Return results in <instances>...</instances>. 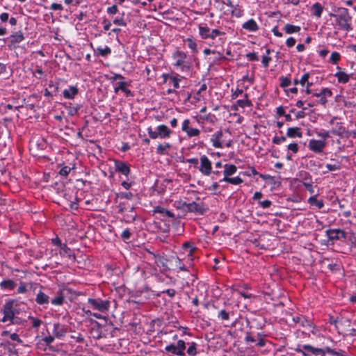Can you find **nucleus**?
Here are the masks:
<instances>
[{
  "label": "nucleus",
  "mask_w": 356,
  "mask_h": 356,
  "mask_svg": "<svg viewBox=\"0 0 356 356\" xmlns=\"http://www.w3.org/2000/svg\"><path fill=\"white\" fill-rule=\"evenodd\" d=\"M18 306L17 300H10L5 303L3 307V316L0 320L1 322L6 323L10 322V324H15L17 323V318L15 314H17L16 307Z\"/></svg>",
  "instance_id": "3"
},
{
  "label": "nucleus",
  "mask_w": 356,
  "mask_h": 356,
  "mask_svg": "<svg viewBox=\"0 0 356 356\" xmlns=\"http://www.w3.org/2000/svg\"><path fill=\"white\" fill-rule=\"evenodd\" d=\"M51 302L54 305L60 306L64 302V296L62 294L51 299Z\"/></svg>",
  "instance_id": "43"
},
{
  "label": "nucleus",
  "mask_w": 356,
  "mask_h": 356,
  "mask_svg": "<svg viewBox=\"0 0 356 356\" xmlns=\"http://www.w3.org/2000/svg\"><path fill=\"white\" fill-rule=\"evenodd\" d=\"M327 353L332 355H336V356H347L346 355V352L343 350H336L334 349H332L331 348H327Z\"/></svg>",
  "instance_id": "40"
},
{
  "label": "nucleus",
  "mask_w": 356,
  "mask_h": 356,
  "mask_svg": "<svg viewBox=\"0 0 356 356\" xmlns=\"http://www.w3.org/2000/svg\"><path fill=\"white\" fill-rule=\"evenodd\" d=\"M67 333V328L64 325L59 323L54 324V329L52 330V335L54 338L61 339Z\"/></svg>",
  "instance_id": "14"
},
{
  "label": "nucleus",
  "mask_w": 356,
  "mask_h": 356,
  "mask_svg": "<svg viewBox=\"0 0 356 356\" xmlns=\"http://www.w3.org/2000/svg\"><path fill=\"white\" fill-rule=\"evenodd\" d=\"M54 341V336L51 335L40 339L35 344L36 349L40 351H46L48 348L52 350L53 347L51 345Z\"/></svg>",
  "instance_id": "8"
},
{
  "label": "nucleus",
  "mask_w": 356,
  "mask_h": 356,
  "mask_svg": "<svg viewBox=\"0 0 356 356\" xmlns=\"http://www.w3.org/2000/svg\"><path fill=\"white\" fill-rule=\"evenodd\" d=\"M318 195H313L308 199V203L312 206H316L318 209H321L324 207V202L323 200H318L317 199Z\"/></svg>",
  "instance_id": "29"
},
{
  "label": "nucleus",
  "mask_w": 356,
  "mask_h": 356,
  "mask_svg": "<svg viewBox=\"0 0 356 356\" xmlns=\"http://www.w3.org/2000/svg\"><path fill=\"white\" fill-rule=\"evenodd\" d=\"M24 37L22 31H18L10 35V41L12 43H19L24 40Z\"/></svg>",
  "instance_id": "33"
},
{
  "label": "nucleus",
  "mask_w": 356,
  "mask_h": 356,
  "mask_svg": "<svg viewBox=\"0 0 356 356\" xmlns=\"http://www.w3.org/2000/svg\"><path fill=\"white\" fill-rule=\"evenodd\" d=\"M223 133L221 130L215 132L211 138V141L212 143V145L216 148H222V143L221 139L222 138Z\"/></svg>",
  "instance_id": "18"
},
{
  "label": "nucleus",
  "mask_w": 356,
  "mask_h": 356,
  "mask_svg": "<svg viewBox=\"0 0 356 356\" xmlns=\"http://www.w3.org/2000/svg\"><path fill=\"white\" fill-rule=\"evenodd\" d=\"M271 58L268 56H262V64L264 67H268L270 62L271 61Z\"/></svg>",
  "instance_id": "58"
},
{
  "label": "nucleus",
  "mask_w": 356,
  "mask_h": 356,
  "mask_svg": "<svg viewBox=\"0 0 356 356\" xmlns=\"http://www.w3.org/2000/svg\"><path fill=\"white\" fill-rule=\"evenodd\" d=\"M302 185L305 188V189L307 191H308L311 194L314 193V186L311 181L310 182L304 181L302 183Z\"/></svg>",
  "instance_id": "51"
},
{
  "label": "nucleus",
  "mask_w": 356,
  "mask_h": 356,
  "mask_svg": "<svg viewBox=\"0 0 356 356\" xmlns=\"http://www.w3.org/2000/svg\"><path fill=\"white\" fill-rule=\"evenodd\" d=\"M341 59V55L339 52L334 51L331 54L330 61L334 64L336 65Z\"/></svg>",
  "instance_id": "42"
},
{
  "label": "nucleus",
  "mask_w": 356,
  "mask_h": 356,
  "mask_svg": "<svg viewBox=\"0 0 356 356\" xmlns=\"http://www.w3.org/2000/svg\"><path fill=\"white\" fill-rule=\"evenodd\" d=\"M312 95L316 97H321V96H328V97H332V92L327 88H323L319 92L312 93Z\"/></svg>",
  "instance_id": "34"
},
{
  "label": "nucleus",
  "mask_w": 356,
  "mask_h": 356,
  "mask_svg": "<svg viewBox=\"0 0 356 356\" xmlns=\"http://www.w3.org/2000/svg\"><path fill=\"white\" fill-rule=\"evenodd\" d=\"M81 106V105H76V106H71L69 109L68 114L70 115H74L78 113V111L80 110Z\"/></svg>",
  "instance_id": "52"
},
{
  "label": "nucleus",
  "mask_w": 356,
  "mask_h": 356,
  "mask_svg": "<svg viewBox=\"0 0 356 356\" xmlns=\"http://www.w3.org/2000/svg\"><path fill=\"white\" fill-rule=\"evenodd\" d=\"M190 120H184L182 122L181 130L186 132L189 137L198 136L200 134V131L198 129L190 127Z\"/></svg>",
  "instance_id": "13"
},
{
  "label": "nucleus",
  "mask_w": 356,
  "mask_h": 356,
  "mask_svg": "<svg viewBox=\"0 0 356 356\" xmlns=\"http://www.w3.org/2000/svg\"><path fill=\"white\" fill-rule=\"evenodd\" d=\"M79 93V88L76 86H70L68 88L65 89L63 95L65 99H73Z\"/></svg>",
  "instance_id": "17"
},
{
  "label": "nucleus",
  "mask_w": 356,
  "mask_h": 356,
  "mask_svg": "<svg viewBox=\"0 0 356 356\" xmlns=\"http://www.w3.org/2000/svg\"><path fill=\"white\" fill-rule=\"evenodd\" d=\"M285 140H286V137L285 136H281V137L275 136L273 138V143H275V144H277V145H279L281 143L284 142Z\"/></svg>",
  "instance_id": "61"
},
{
  "label": "nucleus",
  "mask_w": 356,
  "mask_h": 356,
  "mask_svg": "<svg viewBox=\"0 0 356 356\" xmlns=\"http://www.w3.org/2000/svg\"><path fill=\"white\" fill-rule=\"evenodd\" d=\"M289 150L292 151L293 153H297L298 152V145L296 143H291L287 147Z\"/></svg>",
  "instance_id": "59"
},
{
  "label": "nucleus",
  "mask_w": 356,
  "mask_h": 356,
  "mask_svg": "<svg viewBox=\"0 0 356 356\" xmlns=\"http://www.w3.org/2000/svg\"><path fill=\"white\" fill-rule=\"evenodd\" d=\"M326 234L330 241L339 240L346 237V232L340 229H327Z\"/></svg>",
  "instance_id": "12"
},
{
  "label": "nucleus",
  "mask_w": 356,
  "mask_h": 356,
  "mask_svg": "<svg viewBox=\"0 0 356 356\" xmlns=\"http://www.w3.org/2000/svg\"><path fill=\"white\" fill-rule=\"evenodd\" d=\"M170 81H172L173 86L175 88H179V82L180 79H178L176 76H170Z\"/></svg>",
  "instance_id": "60"
},
{
  "label": "nucleus",
  "mask_w": 356,
  "mask_h": 356,
  "mask_svg": "<svg viewBox=\"0 0 356 356\" xmlns=\"http://www.w3.org/2000/svg\"><path fill=\"white\" fill-rule=\"evenodd\" d=\"M95 52L97 53L98 56L106 57L111 54V49L108 46H105L104 47L100 46L98 47L96 50H95Z\"/></svg>",
  "instance_id": "28"
},
{
  "label": "nucleus",
  "mask_w": 356,
  "mask_h": 356,
  "mask_svg": "<svg viewBox=\"0 0 356 356\" xmlns=\"http://www.w3.org/2000/svg\"><path fill=\"white\" fill-rule=\"evenodd\" d=\"M196 343L193 342L191 343L190 346L187 349V353L190 356H195L197 354V348H196Z\"/></svg>",
  "instance_id": "46"
},
{
  "label": "nucleus",
  "mask_w": 356,
  "mask_h": 356,
  "mask_svg": "<svg viewBox=\"0 0 356 356\" xmlns=\"http://www.w3.org/2000/svg\"><path fill=\"white\" fill-rule=\"evenodd\" d=\"M35 302L40 305H48L49 297L42 291H40L36 295Z\"/></svg>",
  "instance_id": "22"
},
{
  "label": "nucleus",
  "mask_w": 356,
  "mask_h": 356,
  "mask_svg": "<svg viewBox=\"0 0 356 356\" xmlns=\"http://www.w3.org/2000/svg\"><path fill=\"white\" fill-rule=\"evenodd\" d=\"M280 86L282 88L288 87L291 84V79L286 76H281L280 77Z\"/></svg>",
  "instance_id": "47"
},
{
  "label": "nucleus",
  "mask_w": 356,
  "mask_h": 356,
  "mask_svg": "<svg viewBox=\"0 0 356 356\" xmlns=\"http://www.w3.org/2000/svg\"><path fill=\"white\" fill-rule=\"evenodd\" d=\"M8 335H9L10 339H12L13 341H15L19 344L23 343V341L20 339V337H19V335L17 333L10 334L9 331H7V330L3 331L1 333V336H3V337H6Z\"/></svg>",
  "instance_id": "32"
},
{
  "label": "nucleus",
  "mask_w": 356,
  "mask_h": 356,
  "mask_svg": "<svg viewBox=\"0 0 356 356\" xmlns=\"http://www.w3.org/2000/svg\"><path fill=\"white\" fill-rule=\"evenodd\" d=\"M163 293H166L170 298H172L176 295V291L173 289H168L162 291Z\"/></svg>",
  "instance_id": "62"
},
{
  "label": "nucleus",
  "mask_w": 356,
  "mask_h": 356,
  "mask_svg": "<svg viewBox=\"0 0 356 356\" xmlns=\"http://www.w3.org/2000/svg\"><path fill=\"white\" fill-rule=\"evenodd\" d=\"M309 76L310 75L308 72L305 73L300 79V84L304 86L307 82L309 81Z\"/></svg>",
  "instance_id": "57"
},
{
  "label": "nucleus",
  "mask_w": 356,
  "mask_h": 356,
  "mask_svg": "<svg viewBox=\"0 0 356 356\" xmlns=\"http://www.w3.org/2000/svg\"><path fill=\"white\" fill-rule=\"evenodd\" d=\"M16 285V282L12 280H4L0 282V288L2 290H13Z\"/></svg>",
  "instance_id": "25"
},
{
  "label": "nucleus",
  "mask_w": 356,
  "mask_h": 356,
  "mask_svg": "<svg viewBox=\"0 0 356 356\" xmlns=\"http://www.w3.org/2000/svg\"><path fill=\"white\" fill-rule=\"evenodd\" d=\"M218 318L222 321H228L229 319V314L225 309H221L218 312Z\"/></svg>",
  "instance_id": "45"
},
{
  "label": "nucleus",
  "mask_w": 356,
  "mask_h": 356,
  "mask_svg": "<svg viewBox=\"0 0 356 356\" xmlns=\"http://www.w3.org/2000/svg\"><path fill=\"white\" fill-rule=\"evenodd\" d=\"M236 104L238 106L241 108H244L245 106H250L252 105L251 102L248 99V95L247 93L244 95V98L243 99H238L236 102Z\"/></svg>",
  "instance_id": "36"
},
{
  "label": "nucleus",
  "mask_w": 356,
  "mask_h": 356,
  "mask_svg": "<svg viewBox=\"0 0 356 356\" xmlns=\"http://www.w3.org/2000/svg\"><path fill=\"white\" fill-rule=\"evenodd\" d=\"M329 16L334 18V26L339 30L346 31V33L353 30V17L347 8L343 7L336 8L333 10V13L329 14Z\"/></svg>",
  "instance_id": "1"
},
{
  "label": "nucleus",
  "mask_w": 356,
  "mask_h": 356,
  "mask_svg": "<svg viewBox=\"0 0 356 356\" xmlns=\"http://www.w3.org/2000/svg\"><path fill=\"white\" fill-rule=\"evenodd\" d=\"M242 28L251 32H255L259 30V26L253 19H250L243 23Z\"/></svg>",
  "instance_id": "21"
},
{
  "label": "nucleus",
  "mask_w": 356,
  "mask_h": 356,
  "mask_svg": "<svg viewBox=\"0 0 356 356\" xmlns=\"http://www.w3.org/2000/svg\"><path fill=\"white\" fill-rule=\"evenodd\" d=\"M330 131H322L320 132H317V135H318V136L321 137V138L325 140V139L330 138Z\"/></svg>",
  "instance_id": "63"
},
{
  "label": "nucleus",
  "mask_w": 356,
  "mask_h": 356,
  "mask_svg": "<svg viewBox=\"0 0 356 356\" xmlns=\"http://www.w3.org/2000/svg\"><path fill=\"white\" fill-rule=\"evenodd\" d=\"M300 325L302 327L308 328L309 331H311L312 329L314 327L312 321L310 319L306 318L305 316L303 317V318L302 319Z\"/></svg>",
  "instance_id": "37"
},
{
  "label": "nucleus",
  "mask_w": 356,
  "mask_h": 356,
  "mask_svg": "<svg viewBox=\"0 0 356 356\" xmlns=\"http://www.w3.org/2000/svg\"><path fill=\"white\" fill-rule=\"evenodd\" d=\"M147 132L149 138L156 139L157 138H169L172 131L165 124H161L157 127L156 131H153L151 127L147 128Z\"/></svg>",
  "instance_id": "5"
},
{
  "label": "nucleus",
  "mask_w": 356,
  "mask_h": 356,
  "mask_svg": "<svg viewBox=\"0 0 356 356\" xmlns=\"http://www.w3.org/2000/svg\"><path fill=\"white\" fill-rule=\"evenodd\" d=\"M152 212L154 213H161L164 216H168L171 218H175V216L172 212L160 206L154 207Z\"/></svg>",
  "instance_id": "23"
},
{
  "label": "nucleus",
  "mask_w": 356,
  "mask_h": 356,
  "mask_svg": "<svg viewBox=\"0 0 356 356\" xmlns=\"http://www.w3.org/2000/svg\"><path fill=\"white\" fill-rule=\"evenodd\" d=\"M115 86L114 87V92L115 94L118 93L120 90L122 91L125 87H128L130 86V82L125 81H119L115 83Z\"/></svg>",
  "instance_id": "38"
},
{
  "label": "nucleus",
  "mask_w": 356,
  "mask_h": 356,
  "mask_svg": "<svg viewBox=\"0 0 356 356\" xmlns=\"http://www.w3.org/2000/svg\"><path fill=\"white\" fill-rule=\"evenodd\" d=\"M170 147V145L168 143H165L164 145H159L156 148V152L159 154H165L166 149H169Z\"/></svg>",
  "instance_id": "41"
},
{
  "label": "nucleus",
  "mask_w": 356,
  "mask_h": 356,
  "mask_svg": "<svg viewBox=\"0 0 356 356\" xmlns=\"http://www.w3.org/2000/svg\"><path fill=\"white\" fill-rule=\"evenodd\" d=\"M186 41L188 48H190L193 53L196 54L198 52L197 43L192 38H188Z\"/></svg>",
  "instance_id": "39"
},
{
  "label": "nucleus",
  "mask_w": 356,
  "mask_h": 356,
  "mask_svg": "<svg viewBox=\"0 0 356 356\" xmlns=\"http://www.w3.org/2000/svg\"><path fill=\"white\" fill-rule=\"evenodd\" d=\"M199 35L201 39L207 41H213L218 38L220 43L225 41V33L218 29H211L207 23H201L198 25Z\"/></svg>",
  "instance_id": "2"
},
{
  "label": "nucleus",
  "mask_w": 356,
  "mask_h": 356,
  "mask_svg": "<svg viewBox=\"0 0 356 356\" xmlns=\"http://www.w3.org/2000/svg\"><path fill=\"white\" fill-rule=\"evenodd\" d=\"M124 77L120 74H114L113 76H111L109 78V80L111 81V82L114 84L115 83V82L117 81V80H122L124 79Z\"/></svg>",
  "instance_id": "53"
},
{
  "label": "nucleus",
  "mask_w": 356,
  "mask_h": 356,
  "mask_svg": "<svg viewBox=\"0 0 356 356\" xmlns=\"http://www.w3.org/2000/svg\"><path fill=\"white\" fill-rule=\"evenodd\" d=\"M300 127H290L288 129L286 136L289 138H302V133L301 132Z\"/></svg>",
  "instance_id": "26"
},
{
  "label": "nucleus",
  "mask_w": 356,
  "mask_h": 356,
  "mask_svg": "<svg viewBox=\"0 0 356 356\" xmlns=\"http://www.w3.org/2000/svg\"><path fill=\"white\" fill-rule=\"evenodd\" d=\"M284 30L286 33L292 34V33L300 32L301 30V28L299 26H296V25H293L291 24H286L284 27Z\"/></svg>",
  "instance_id": "30"
},
{
  "label": "nucleus",
  "mask_w": 356,
  "mask_h": 356,
  "mask_svg": "<svg viewBox=\"0 0 356 356\" xmlns=\"http://www.w3.org/2000/svg\"><path fill=\"white\" fill-rule=\"evenodd\" d=\"M225 170L223 171L224 177H229V176L234 175L236 170L237 168L235 165L233 164H225L224 165Z\"/></svg>",
  "instance_id": "27"
},
{
  "label": "nucleus",
  "mask_w": 356,
  "mask_h": 356,
  "mask_svg": "<svg viewBox=\"0 0 356 356\" xmlns=\"http://www.w3.org/2000/svg\"><path fill=\"white\" fill-rule=\"evenodd\" d=\"M330 133H332L333 135L343 137L348 133V131L343 126H342L341 122H337L336 124V127L331 129Z\"/></svg>",
  "instance_id": "19"
},
{
  "label": "nucleus",
  "mask_w": 356,
  "mask_h": 356,
  "mask_svg": "<svg viewBox=\"0 0 356 356\" xmlns=\"http://www.w3.org/2000/svg\"><path fill=\"white\" fill-rule=\"evenodd\" d=\"M133 196H134V195L131 192H122V193H120L119 195V197L120 198H124L127 200L132 199Z\"/></svg>",
  "instance_id": "56"
},
{
  "label": "nucleus",
  "mask_w": 356,
  "mask_h": 356,
  "mask_svg": "<svg viewBox=\"0 0 356 356\" xmlns=\"http://www.w3.org/2000/svg\"><path fill=\"white\" fill-rule=\"evenodd\" d=\"M172 57L175 60V66L179 67L182 72L190 71L191 65L186 62L187 55L185 52L177 50L173 54Z\"/></svg>",
  "instance_id": "4"
},
{
  "label": "nucleus",
  "mask_w": 356,
  "mask_h": 356,
  "mask_svg": "<svg viewBox=\"0 0 356 356\" xmlns=\"http://www.w3.org/2000/svg\"><path fill=\"white\" fill-rule=\"evenodd\" d=\"M226 181L227 183L234 184V185H238L243 183V179L239 177H224L220 181Z\"/></svg>",
  "instance_id": "35"
},
{
  "label": "nucleus",
  "mask_w": 356,
  "mask_h": 356,
  "mask_svg": "<svg viewBox=\"0 0 356 356\" xmlns=\"http://www.w3.org/2000/svg\"><path fill=\"white\" fill-rule=\"evenodd\" d=\"M115 171L120 172L125 176H128L130 173L129 165L122 161L117 160L115 161Z\"/></svg>",
  "instance_id": "16"
},
{
  "label": "nucleus",
  "mask_w": 356,
  "mask_h": 356,
  "mask_svg": "<svg viewBox=\"0 0 356 356\" xmlns=\"http://www.w3.org/2000/svg\"><path fill=\"white\" fill-rule=\"evenodd\" d=\"M326 143L324 140L311 139L308 143V148L316 154H321L325 147Z\"/></svg>",
  "instance_id": "10"
},
{
  "label": "nucleus",
  "mask_w": 356,
  "mask_h": 356,
  "mask_svg": "<svg viewBox=\"0 0 356 356\" xmlns=\"http://www.w3.org/2000/svg\"><path fill=\"white\" fill-rule=\"evenodd\" d=\"M246 57L250 61H257L259 58L255 52H250L246 54Z\"/></svg>",
  "instance_id": "55"
},
{
  "label": "nucleus",
  "mask_w": 356,
  "mask_h": 356,
  "mask_svg": "<svg viewBox=\"0 0 356 356\" xmlns=\"http://www.w3.org/2000/svg\"><path fill=\"white\" fill-rule=\"evenodd\" d=\"M302 347L305 351L308 353H310L314 355H321V356H325V354L327 353V348H329L328 346H326L324 348H318L313 347L309 344L302 345Z\"/></svg>",
  "instance_id": "15"
},
{
  "label": "nucleus",
  "mask_w": 356,
  "mask_h": 356,
  "mask_svg": "<svg viewBox=\"0 0 356 356\" xmlns=\"http://www.w3.org/2000/svg\"><path fill=\"white\" fill-rule=\"evenodd\" d=\"M131 236V233L129 229H125L121 234V237L123 240H129Z\"/></svg>",
  "instance_id": "50"
},
{
  "label": "nucleus",
  "mask_w": 356,
  "mask_h": 356,
  "mask_svg": "<svg viewBox=\"0 0 356 356\" xmlns=\"http://www.w3.org/2000/svg\"><path fill=\"white\" fill-rule=\"evenodd\" d=\"M338 70L337 72L334 74V76L337 78V81L339 83H346L350 80V76L346 72L341 71V68L340 67H337Z\"/></svg>",
  "instance_id": "20"
},
{
  "label": "nucleus",
  "mask_w": 356,
  "mask_h": 356,
  "mask_svg": "<svg viewBox=\"0 0 356 356\" xmlns=\"http://www.w3.org/2000/svg\"><path fill=\"white\" fill-rule=\"evenodd\" d=\"M60 255L66 256L69 259H71V258L74 259L75 258L74 254L72 252V250L69 247H67V245L66 244L64 243L60 248Z\"/></svg>",
  "instance_id": "31"
},
{
  "label": "nucleus",
  "mask_w": 356,
  "mask_h": 356,
  "mask_svg": "<svg viewBox=\"0 0 356 356\" xmlns=\"http://www.w3.org/2000/svg\"><path fill=\"white\" fill-rule=\"evenodd\" d=\"M175 262H176V266L178 267L180 270H183V271H187L188 270V269L185 266V265L181 264V259L179 257L176 258Z\"/></svg>",
  "instance_id": "54"
},
{
  "label": "nucleus",
  "mask_w": 356,
  "mask_h": 356,
  "mask_svg": "<svg viewBox=\"0 0 356 356\" xmlns=\"http://www.w3.org/2000/svg\"><path fill=\"white\" fill-rule=\"evenodd\" d=\"M72 168L69 166H63L59 171V174L61 175V176H63V177H67L69 173L70 172Z\"/></svg>",
  "instance_id": "48"
},
{
  "label": "nucleus",
  "mask_w": 356,
  "mask_h": 356,
  "mask_svg": "<svg viewBox=\"0 0 356 356\" xmlns=\"http://www.w3.org/2000/svg\"><path fill=\"white\" fill-rule=\"evenodd\" d=\"M29 318L31 321V325L33 328H38L42 323V320L35 318L33 316H29Z\"/></svg>",
  "instance_id": "44"
},
{
  "label": "nucleus",
  "mask_w": 356,
  "mask_h": 356,
  "mask_svg": "<svg viewBox=\"0 0 356 356\" xmlns=\"http://www.w3.org/2000/svg\"><path fill=\"white\" fill-rule=\"evenodd\" d=\"M177 208L181 209L184 211H186L188 212L201 215L204 214L206 211L204 209L202 204H197L195 202H193L191 203L179 202V205L177 207Z\"/></svg>",
  "instance_id": "7"
},
{
  "label": "nucleus",
  "mask_w": 356,
  "mask_h": 356,
  "mask_svg": "<svg viewBox=\"0 0 356 356\" xmlns=\"http://www.w3.org/2000/svg\"><path fill=\"white\" fill-rule=\"evenodd\" d=\"M199 170L202 174L206 176L210 175L212 172L211 162L206 155H202L200 157V166Z\"/></svg>",
  "instance_id": "11"
},
{
  "label": "nucleus",
  "mask_w": 356,
  "mask_h": 356,
  "mask_svg": "<svg viewBox=\"0 0 356 356\" xmlns=\"http://www.w3.org/2000/svg\"><path fill=\"white\" fill-rule=\"evenodd\" d=\"M113 24L118 25V26H125L127 25V23L125 22L124 19L122 17L115 19L113 20Z\"/></svg>",
  "instance_id": "64"
},
{
  "label": "nucleus",
  "mask_w": 356,
  "mask_h": 356,
  "mask_svg": "<svg viewBox=\"0 0 356 356\" xmlns=\"http://www.w3.org/2000/svg\"><path fill=\"white\" fill-rule=\"evenodd\" d=\"M325 167L328 171H335V170H338L341 168V166L339 163H336V164L327 163V164H326Z\"/></svg>",
  "instance_id": "49"
},
{
  "label": "nucleus",
  "mask_w": 356,
  "mask_h": 356,
  "mask_svg": "<svg viewBox=\"0 0 356 356\" xmlns=\"http://www.w3.org/2000/svg\"><path fill=\"white\" fill-rule=\"evenodd\" d=\"M186 343L179 340L177 343H170L165 346V351L178 356H185Z\"/></svg>",
  "instance_id": "6"
},
{
  "label": "nucleus",
  "mask_w": 356,
  "mask_h": 356,
  "mask_svg": "<svg viewBox=\"0 0 356 356\" xmlns=\"http://www.w3.org/2000/svg\"><path fill=\"white\" fill-rule=\"evenodd\" d=\"M88 302L93 307L101 312H104L109 309V302L101 299L88 298Z\"/></svg>",
  "instance_id": "9"
},
{
  "label": "nucleus",
  "mask_w": 356,
  "mask_h": 356,
  "mask_svg": "<svg viewBox=\"0 0 356 356\" xmlns=\"http://www.w3.org/2000/svg\"><path fill=\"white\" fill-rule=\"evenodd\" d=\"M323 9V6L320 3L316 2L314 3L311 7L312 14L317 18H320L321 17Z\"/></svg>",
  "instance_id": "24"
}]
</instances>
